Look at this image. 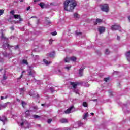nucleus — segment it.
<instances>
[{
  "mask_svg": "<svg viewBox=\"0 0 130 130\" xmlns=\"http://www.w3.org/2000/svg\"><path fill=\"white\" fill-rule=\"evenodd\" d=\"M76 7H77V2L75 0H66L64 2L65 11L73 12Z\"/></svg>",
  "mask_w": 130,
  "mask_h": 130,
  "instance_id": "obj_1",
  "label": "nucleus"
},
{
  "mask_svg": "<svg viewBox=\"0 0 130 130\" xmlns=\"http://www.w3.org/2000/svg\"><path fill=\"white\" fill-rule=\"evenodd\" d=\"M71 86L73 87L74 91L76 94H79V90L77 88V86L80 84L79 82H71Z\"/></svg>",
  "mask_w": 130,
  "mask_h": 130,
  "instance_id": "obj_2",
  "label": "nucleus"
},
{
  "mask_svg": "<svg viewBox=\"0 0 130 130\" xmlns=\"http://www.w3.org/2000/svg\"><path fill=\"white\" fill-rule=\"evenodd\" d=\"M76 60H77V58H76V57H67L64 58V62H70V61H76Z\"/></svg>",
  "mask_w": 130,
  "mask_h": 130,
  "instance_id": "obj_3",
  "label": "nucleus"
},
{
  "mask_svg": "<svg viewBox=\"0 0 130 130\" xmlns=\"http://www.w3.org/2000/svg\"><path fill=\"white\" fill-rule=\"evenodd\" d=\"M27 72L28 73L29 76H31V77H35V75H36V73H35V71L33 70V68L31 67H29V69H28Z\"/></svg>",
  "mask_w": 130,
  "mask_h": 130,
  "instance_id": "obj_4",
  "label": "nucleus"
},
{
  "mask_svg": "<svg viewBox=\"0 0 130 130\" xmlns=\"http://www.w3.org/2000/svg\"><path fill=\"white\" fill-rule=\"evenodd\" d=\"M121 28V27H120L119 24H115L114 25H112L111 26V29L112 30V31H116V30H119V31H120Z\"/></svg>",
  "mask_w": 130,
  "mask_h": 130,
  "instance_id": "obj_5",
  "label": "nucleus"
},
{
  "mask_svg": "<svg viewBox=\"0 0 130 130\" xmlns=\"http://www.w3.org/2000/svg\"><path fill=\"white\" fill-rule=\"evenodd\" d=\"M101 9L102 10V11H103V12H108V11H109V7L108 6V5L107 4H105L102 5L101 7Z\"/></svg>",
  "mask_w": 130,
  "mask_h": 130,
  "instance_id": "obj_6",
  "label": "nucleus"
},
{
  "mask_svg": "<svg viewBox=\"0 0 130 130\" xmlns=\"http://www.w3.org/2000/svg\"><path fill=\"white\" fill-rule=\"evenodd\" d=\"M21 126H24V127H29V123L27 120H24L23 122L20 124Z\"/></svg>",
  "mask_w": 130,
  "mask_h": 130,
  "instance_id": "obj_7",
  "label": "nucleus"
},
{
  "mask_svg": "<svg viewBox=\"0 0 130 130\" xmlns=\"http://www.w3.org/2000/svg\"><path fill=\"white\" fill-rule=\"evenodd\" d=\"M73 109H74V106H72L64 111L66 114H69L71 112H73Z\"/></svg>",
  "mask_w": 130,
  "mask_h": 130,
  "instance_id": "obj_8",
  "label": "nucleus"
},
{
  "mask_svg": "<svg viewBox=\"0 0 130 130\" xmlns=\"http://www.w3.org/2000/svg\"><path fill=\"white\" fill-rule=\"evenodd\" d=\"M29 95L32 97H34V98H38V97H39V95H38V94L37 92H34V93H31V91H30L29 92Z\"/></svg>",
  "mask_w": 130,
  "mask_h": 130,
  "instance_id": "obj_9",
  "label": "nucleus"
},
{
  "mask_svg": "<svg viewBox=\"0 0 130 130\" xmlns=\"http://www.w3.org/2000/svg\"><path fill=\"white\" fill-rule=\"evenodd\" d=\"M98 31L100 34H102L105 32V28L104 26H100L98 28Z\"/></svg>",
  "mask_w": 130,
  "mask_h": 130,
  "instance_id": "obj_10",
  "label": "nucleus"
},
{
  "mask_svg": "<svg viewBox=\"0 0 130 130\" xmlns=\"http://www.w3.org/2000/svg\"><path fill=\"white\" fill-rule=\"evenodd\" d=\"M14 17L15 19H19V21H16L15 23H19L20 22L23 21V19H22V18H21V17L20 16V15H14Z\"/></svg>",
  "mask_w": 130,
  "mask_h": 130,
  "instance_id": "obj_11",
  "label": "nucleus"
},
{
  "mask_svg": "<svg viewBox=\"0 0 130 130\" xmlns=\"http://www.w3.org/2000/svg\"><path fill=\"white\" fill-rule=\"evenodd\" d=\"M88 116H89V113L88 112L84 113L82 117L83 119H84L85 121H87L88 120Z\"/></svg>",
  "mask_w": 130,
  "mask_h": 130,
  "instance_id": "obj_12",
  "label": "nucleus"
},
{
  "mask_svg": "<svg viewBox=\"0 0 130 130\" xmlns=\"http://www.w3.org/2000/svg\"><path fill=\"white\" fill-rule=\"evenodd\" d=\"M125 56H126L128 61H130V51L127 52L125 53Z\"/></svg>",
  "mask_w": 130,
  "mask_h": 130,
  "instance_id": "obj_13",
  "label": "nucleus"
},
{
  "mask_svg": "<svg viewBox=\"0 0 130 130\" xmlns=\"http://www.w3.org/2000/svg\"><path fill=\"white\" fill-rule=\"evenodd\" d=\"M60 122H61V123H68V119L62 118L60 119Z\"/></svg>",
  "mask_w": 130,
  "mask_h": 130,
  "instance_id": "obj_14",
  "label": "nucleus"
},
{
  "mask_svg": "<svg viewBox=\"0 0 130 130\" xmlns=\"http://www.w3.org/2000/svg\"><path fill=\"white\" fill-rule=\"evenodd\" d=\"M43 61L46 66H49V64H51V61H48L47 60L45 59H44Z\"/></svg>",
  "mask_w": 130,
  "mask_h": 130,
  "instance_id": "obj_15",
  "label": "nucleus"
},
{
  "mask_svg": "<svg viewBox=\"0 0 130 130\" xmlns=\"http://www.w3.org/2000/svg\"><path fill=\"white\" fill-rule=\"evenodd\" d=\"M100 23H102V20L98 18L96 21L94 22V25H97L98 24H100Z\"/></svg>",
  "mask_w": 130,
  "mask_h": 130,
  "instance_id": "obj_16",
  "label": "nucleus"
},
{
  "mask_svg": "<svg viewBox=\"0 0 130 130\" xmlns=\"http://www.w3.org/2000/svg\"><path fill=\"white\" fill-rule=\"evenodd\" d=\"M3 48H10L11 47V46L10 45L8 44L7 43L3 45Z\"/></svg>",
  "mask_w": 130,
  "mask_h": 130,
  "instance_id": "obj_17",
  "label": "nucleus"
},
{
  "mask_svg": "<svg viewBox=\"0 0 130 130\" xmlns=\"http://www.w3.org/2000/svg\"><path fill=\"white\" fill-rule=\"evenodd\" d=\"M71 68H72V66L71 65H66L64 67V69H65V70H67V71H69L71 69Z\"/></svg>",
  "mask_w": 130,
  "mask_h": 130,
  "instance_id": "obj_18",
  "label": "nucleus"
},
{
  "mask_svg": "<svg viewBox=\"0 0 130 130\" xmlns=\"http://www.w3.org/2000/svg\"><path fill=\"white\" fill-rule=\"evenodd\" d=\"M10 103L9 102H7L6 103L3 104L1 106V107H2L3 108H6L7 106H8V104Z\"/></svg>",
  "mask_w": 130,
  "mask_h": 130,
  "instance_id": "obj_19",
  "label": "nucleus"
},
{
  "mask_svg": "<svg viewBox=\"0 0 130 130\" xmlns=\"http://www.w3.org/2000/svg\"><path fill=\"white\" fill-rule=\"evenodd\" d=\"M83 71H84V69L81 68V69L79 70V76H80V77H82V76H83Z\"/></svg>",
  "mask_w": 130,
  "mask_h": 130,
  "instance_id": "obj_20",
  "label": "nucleus"
},
{
  "mask_svg": "<svg viewBox=\"0 0 130 130\" xmlns=\"http://www.w3.org/2000/svg\"><path fill=\"white\" fill-rule=\"evenodd\" d=\"M19 91H20V94L21 95H23V94H24V92H25V89L24 88H20Z\"/></svg>",
  "mask_w": 130,
  "mask_h": 130,
  "instance_id": "obj_21",
  "label": "nucleus"
},
{
  "mask_svg": "<svg viewBox=\"0 0 130 130\" xmlns=\"http://www.w3.org/2000/svg\"><path fill=\"white\" fill-rule=\"evenodd\" d=\"M74 17L76 19H79V18H80V16L79 15V14H78V13H74Z\"/></svg>",
  "mask_w": 130,
  "mask_h": 130,
  "instance_id": "obj_22",
  "label": "nucleus"
},
{
  "mask_svg": "<svg viewBox=\"0 0 130 130\" xmlns=\"http://www.w3.org/2000/svg\"><path fill=\"white\" fill-rule=\"evenodd\" d=\"M82 105L84 107H88V103L86 102H83Z\"/></svg>",
  "mask_w": 130,
  "mask_h": 130,
  "instance_id": "obj_23",
  "label": "nucleus"
},
{
  "mask_svg": "<svg viewBox=\"0 0 130 130\" xmlns=\"http://www.w3.org/2000/svg\"><path fill=\"white\" fill-rule=\"evenodd\" d=\"M22 64H28V62L27 61V60L23 59L22 61Z\"/></svg>",
  "mask_w": 130,
  "mask_h": 130,
  "instance_id": "obj_24",
  "label": "nucleus"
},
{
  "mask_svg": "<svg viewBox=\"0 0 130 130\" xmlns=\"http://www.w3.org/2000/svg\"><path fill=\"white\" fill-rule=\"evenodd\" d=\"M24 73H25V71H22L20 77L17 79L18 82H19V80H21V79H22V78H23V74H24Z\"/></svg>",
  "mask_w": 130,
  "mask_h": 130,
  "instance_id": "obj_25",
  "label": "nucleus"
},
{
  "mask_svg": "<svg viewBox=\"0 0 130 130\" xmlns=\"http://www.w3.org/2000/svg\"><path fill=\"white\" fill-rule=\"evenodd\" d=\"M49 56L50 57H53L54 56V52H52L49 53Z\"/></svg>",
  "mask_w": 130,
  "mask_h": 130,
  "instance_id": "obj_26",
  "label": "nucleus"
},
{
  "mask_svg": "<svg viewBox=\"0 0 130 130\" xmlns=\"http://www.w3.org/2000/svg\"><path fill=\"white\" fill-rule=\"evenodd\" d=\"M21 104H22V106L23 107V108H24L25 106L26 105V102H24L23 101H21Z\"/></svg>",
  "mask_w": 130,
  "mask_h": 130,
  "instance_id": "obj_27",
  "label": "nucleus"
},
{
  "mask_svg": "<svg viewBox=\"0 0 130 130\" xmlns=\"http://www.w3.org/2000/svg\"><path fill=\"white\" fill-rule=\"evenodd\" d=\"M39 5L42 9H43V8H44V3H40V4H39Z\"/></svg>",
  "mask_w": 130,
  "mask_h": 130,
  "instance_id": "obj_28",
  "label": "nucleus"
},
{
  "mask_svg": "<svg viewBox=\"0 0 130 130\" xmlns=\"http://www.w3.org/2000/svg\"><path fill=\"white\" fill-rule=\"evenodd\" d=\"M33 117L34 118H35V119H37V118H40V116L37 115H33Z\"/></svg>",
  "mask_w": 130,
  "mask_h": 130,
  "instance_id": "obj_29",
  "label": "nucleus"
},
{
  "mask_svg": "<svg viewBox=\"0 0 130 130\" xmlns=\"http://www.w3.org/2000/svg\"><path fill=\"white\" fill-rule=\"evenodd\" d=\"M77 124H78L79 126H82V125H84V123L82 122H78Z\"/></svg>",
  "mask_w": 130,
  "mask_h": 130,
  "instance_id": "obj_30",
  "label": "nucleus"
},
{
  "mask_svg": "<svg viewBox=\"0 0 130 130\" xmlns=\"http://www.w3.org/2000/svg\"><path fill=\"white\" fill-rule=\"evenodd\" d=\"M25 115H26V116H29V115H30V112H29V111H26L25 112Z\"/></svg>",
  "mask_w": 130,
  "mask_h": 130,
  "instance_id": "obj_31",
  "label": "nucleus"
},
{
  "mask_svg": "<svg viewBox=\"0 0 130 130\" xmlns=\"http://www.w3.org/2000/svg\"><path fill=\"white\" fill-rule=\"evenodd\" d=\"M109 53V50L108 49H106L105 52V54H108Z\"/></svg>",
  "mask_w": 130,
  "mask_h": 130,
  "instance_id": "obj_32",
  "label": "nucleus"
},
{
  "mask_svg": "<svg viewBox=\"0 0 130 130\" xmlns=\"http://www.w3.org/2000/svg\"><path fill=\"white\" fill-rule=\"evenodd\" d=\"M51 34H52L53 36H55V35L57 34V32L56 31H54V32H51Z\"/></svg>",
  "mask_w": 130,
  "mask_h": 130,
  "instance_id": "obj_33",
  "label": "nucleus"
},
{
  "mask_svg": "<svg viewBox=\"0 0 130 130\" xmlns=\"http://www.w3.org/2000/svg\"><path fill=\"white\" fill-rule=\"evenodd\" d=\"M104 81H105V82H108V81H109V77L105 78Z\"/></svg>",
  "mask_w": 130,
  "mask_h": 130,
  "instance_id": "obj_34",
  "label": "nucleus"
},
{
  "mask_svg": "<svg viewBox=\"0 0 130 130\" xmlns=\"http://www.w3.org/2000/svg\"><path fill=\"white\" fill-rule=\"evenodd\" d=\"M7 98H8V96H6L5 97L1 96V100H4V99H7Z\"/></svg>",
  "mask_w": 130,
  "mask_h": 130,
  "instance_id": "obj_35",
  "label": "nucleus"
},
{
  "mask_svg": "<svg viewBox=\"0 0 130 130\" xmlns=\"http://www.w3.org/2000/svg\"><path fill=\"white\" fill-rule=\"evenodd\" d=\"M51 121H52V119H48V121H47V122H48V123H51Z\"/></svg>",
  "mask_w": 130,
  "mask_h": 130,
  "instance_id": "obj_36",
  "label": "nucleus"
},
{
  "mask_svg": "<svg viewBox=\"0 0 130 130\" xmlns=\"http://www.w3.org/2000/svg\"><path fill=\"white\" fill-rule=\"evenodd\" d=\"M76 35H82V32H81L76 31Z\"/></svg>",
  "mask_w": 130,
  "mask_h": 130,
  "instance_id": "obj_37",
  "label": "nucleus"
},
{
  "mask_svg": "<svg viewBox=\"0 0 130 130\" xmlns=\"http://www.w3.org/2000/svg\"><path fill=\"white\" fill-rule=\"evenodd\" d=\"M49 44H52V42H53V40H52V39H51L49 41Z\"/></svg>",
  "mask_w": 130,
  "mask_h": 130,
  "instance_id": "obj_38",
  "label": "nucleus"
},
{
  "mask_svg": "<svg viewBox=\"0 0 130 130\" xmlns=\"http://www.w3.org/2000/svg\"><path fill=\"white\" fill-rule=\"evenodd\" d=\"M4 14V10H0V16H2Z\"/></svg>",
  "mask_w": 130,
  "mask_h": 130,
  "instance_id": "obj_39",
  "label": "nucleus"
},
{
  "mask_svg": "<svg viewBox=\"0 0 130 130\" xmlns=\"http://www.w3.org/2000/svg\"><path fill=\"white\" fill-rule=\"evenodd\" d=\"M56 73L58 74V75H60V70L58 69L56 71Z\"/></svg>",
  "mask_w": 130,
  "mask_h": 130,
  "instance_id": "obj_40",
  "label": "nucleus"
},
{
  "mask_svg": "<svg viewBox=\"0 0 130 130\" xmlns=\"http://www.w3.org/2000/svg\"><path fill=\"white\" fill-rule=\"evenodd\" d=\"M3 80H7V77L6 76V74H4L3 75Z\"/></svg>",
  "mask_w": 130,
  "mask_h": 130,
  "instance_id": "obj_41",
  "label": "nucleus"
},
{
  "mask_svg": "<svg viewBox=\"0 0 130 130\" xmlns=\"http://www.w3.org/2000/svg\"><path fill=\"white\" fill-rule=\"evenodd\" d=\"M10 14H12V15H13V16H14V15H15L14 14H15V11H11V12H10Z\"/></svg>",
  "mask_w": 130,
  "mask_h": 130,
  "instance_id": "obj_42",
  "label": "nucleus"
},
{
  "mask_svg": "<svg viewBox=\"0 0 130 130\" xmlns=\"http://www.w3.org/2000/svg\"><path fill=\"white\" fill-rule=\"evenodd\" d=\"M34 111H36V109H37V106H36V107H34Z\"/></svg>",
  "mask_w": 130,
  "mask_h": 130,
  "instance_id": "obj_43",
  "label": "nucleus"
},
{
  "mask_svg": "<svg viewBox=\"0 0 130 130\" xmlns=\"http://www.w3.org/2000/svg\"><path fill=\"white\" fill-rule=\"evenodd\" d=\"M38 58H39V56L38 55H36L35 60H36L37 59H38Z\"/></svg>",
  "mask_w": 130,
  "mask_h": 130,
  "instance_id": "obj_44",
  "label": "nucleus"
},
{
  "mask_svg": "<svg viewBox=\"0 0 130 130\" xmlns=\"http://www.w3.org/2000/svg\"><path fill=\"white\" fill-rule=\"evenodd\" d=\"M2 38L3 39H7V38H6V37H5V36H4V35H2Z\"/></svg>",
  "mask_w": 130,
  "mask_h": 130,
  "instance_id": "obj_45",
  "label": "nucleus"
},
{
  "mask_svg": "<svg viewBox=\"0 0 130 130\" xmlns=\"http://www.w3.org/2000/svg\"><path fill=\"white\" fill-rule=\"evenodd\" d=\"M15 48L16 49H18V48H19V45H17L16 46H15Z\"/></svg>",
  "mask_w": 130,
  "mask_h": 130,
  "instance_id": "obj_46",
  "label": "nucleus"
},
{
  "mask_svg": "<svg viewBox=\"0 0 130 130\" xmlns=\"http://www.w3.org/2000/svg\"><path fill=\"white\" fill-rule=\"evenodd\" d=\"M37 82L38 85H40V83H41V82L40 80H39V81H38Z\"/></svg>",
  "mask_w": 130,
  "mask_h": 130,
  "instance_id": "obj_47",
  "label": "nucleus"
},
{
  "mask_svg": "<svg viewBox=\"0 0 130 130\" xmlns=\"http://www.w3.org/2000/svg\"><path fill=\"white\" fill-rule=\"evenodd\" d=\"M50 90L51 91V92H53V87H51Z\"/></svg>",
  "mask_w": 130,
  "mask_h": 130,
  "instance_id": "obj_48",
  "label": "nucleus"
},
{
  "mask_svg": "<svg viewBox=\"0 0 130 130\" xmlns=\"http://www.w3.org/2000/svg\"><path fill=\"white\" fill-rule=\"evenodd\" d=\"M30 9H31V7L29 6L27 8V11H29V10H30Z\"/></svg>",
  "mask_w": 130,
  "mask_h": 130,
  "instance_id": "obj_49",
  "label": "nucleus"
},
{
  "mask_svg": "<svg viewBox=\"0 0 130 130\" xmlns=\"http://www.w3.org/2000/svg\"><path fill=\"white\" fill-rule=\"evenodd\" d=\"M120 39V37H119V36H117V40H119Z\"/></svg>",
  "mask_w": 130,
  "mask_h": 130,
  "instance_id": "obj_50",
  "label": "nucleus"
},
{
  "mask_svg": "<svg viewBox=\"0 0 130 130\" xmlns=\"http://www.w3.org/2000/svg\"><path fill=\"white\" fill-rule=\"evenodd\" d=\"M17 101L18 102H20L21 100H20V99H17Z\"/></svg>",
  "mask_w": 130,
  "mask_h": 130,
  "instance_id": "obj_51",
  "label": "nucleus"
},
{
  "mask_svg": "<svg viewBox=\"0 0 130 130\" xmlns=\"http://www.w3.org/2000/svg\"><path fill=\"white\" fill-rule=\"evenodd\" d=\"M39 1H40V0H34V2L36 3L37 2H39Z\"/></svg>",
  "mask_w": 130,
  "mask_h": 130,
  "instance_id": "obj_52",
  "label": "nucleus"
},
{
  "mask_svg": "<svg viewBox=\"0 0 130 130\" xmlns=\"http://www.w3.org/2000/svg\"><path fill=\"white\" fill-rule=\"evenodd\" d=\"M46 23L47 24H50V21H47Z\"/></svg>",
  "mask_w": 130,
  "mask_h": 130,
  "instance_id": "obj_53",
  "label": "nucleus"
},
{
  "mask_svg": "<svg viewBox=\"0 0 130 130\" xmlns=\"http://www.w3.org/2000/svg\"><path fill=\"white\" fill-rule=\"evenodd\" d=\"M89 86H90V85H89V84H87V85H85V87H89Z\"/></svg>",
  "mask_w": 130,
  "mask_h": 130,
  "instance_id": "obj_54",
  "label": "nucleus"
},
{
  "mask_svg": "<svg viewBox=\"0 0 130 130\" xmlns=\"http://www.w3.org/2000/svg\"><path fill=\"white\" fill-rule=\"evenodd\" d=\"M100 77H103V74L100 75Z\"/></svg>",
  "mask_w": 130,
  "mask_h": 130,
  "instance_id": "obj_55",
  "label": "nucleus"
},
{
  "mask_svg": "<svg viewBox=\"0 0 130 130\" xmlns=\"http://www.w3.org/2000/svg\"><path fill=\"white\" fill-rule=\"evenodd\" d=\"M90 114H91V115H94L93 113H91Z\"/></svg>",
  "mask_w": 130,
  "mask_h": 130,
  "instance_id": "obj_56",
  "label": "nucleus"
},
{
  "mask_svg": "<svg viewBox=\"0 0 130 130\" xmlns=\"http://www.w3.org/2000/svg\"><path fill=\"white\" fill-rule=\"evenodd\" d=\"M44 105H45V104H42V106H44Z\"/></svg>",
  "mask_w": 130,
  "mask_h": 130,
  "instance_id": "obj_57",
  "label": "nucleus"
},
{
  "mask_svg": "<svg viewBox=\"0 0 130 130\" xmlns=\"http://www.w3.org/2000/svg\"><path fill=\"white\" fill-rule=\"evenodd\" d=\"M93 101H97V100L94 99V100H93Z\"/></svg>",
  "mask_w": 130,
  "mask_h": 130,
  "instance_id": "obj_58",
  "label": "nucleus"
},
{
  "mask_svg": "<svg viewBox=\"0 0 130 130\" xmlns=\"http://www.w3.org/2000/svg\"><path fill=\"white\" fill-rule=\"evenodd\" d=\"M12 30H14V28L13 27H11Z\"/></svg>",
  "mask_w": 130,
  "mask_h": 130,
  "instance_id": "obj_59",
  "label": "nucleus"
},
{
  "mask_svg": "<svg viewBox=\"0 0 130 130\" xmlns=\"http://www.w3.org/2000/svg\"><path fill=\"white\" fill-rule=\"evenodd\" d=\"M23 1H24V0H20V2H23Z\"/></svg>",
  "mask_w": 130,
  "mask_h": 130,
  "instance_id": "obj_60",
  "label": "nucleus"
},
{
  "mask_svg": "<svg viewBox=\"0 0 130 130\" xmlns=\"http://www.w3.org/2000/svg\"><path fill=\"white\" fill-rule=\"evenodd\" d=\"M63 130H66V128H63Z\"/></svg>",
  "mask_w": 130,
  "mask_h": 130,
  "instance_id": "obj_61",
  "label": "nucleus"
},
{
  "mask_svg": "<svg viewBox=\"0 0 130 130\" xmlns=\"http://www.w3.org/2000/svg\"><path fill=\"white\" fill-rule=\"evenodd\" d=\"M32 18H35V17H31V18L32 19Z\"/></svg>",
  "mask_w": 130,
  "mask_h": 130,
  "instance_id": "obj_62",
  "label": "nucleus"
},
{
  "mask_svg": "<svg viewBox=\"0 0 130 130\" xmlns=\"http://www.w3.org/2000/svg\"><path fill=\"white\" fill-rule=\"evenodd\" d=\"M124 105H125V107H126V105L124 104Z\"/></svg>",
  "mask_w": 130,
  "mask_h": 130,
  "instance_id": "obj_63",
  "label": "nucleus"
},
{
  "mask_svg": "<svg viewBox=\"0 0 130 130\" xmlns=\"http://www.w3.org/2000/svg\"><path fill=\"white\" fill-rule=\"evenodd\" d=\"M26 85H28V83H27Z\"/></svg>",
  "mask_w": 130,
  "mask_h": 130,
  "instance_id": "obj_64",
  "label": "nucleus"
}]
</instances>
